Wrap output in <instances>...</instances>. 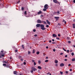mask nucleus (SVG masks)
Instances as JSON below:
<instances>
[{"mask_svg":"<svg viewBox=\"0 0 75 75\" xmlns=\"http://www.w3.org/2000/svg\"><path fill=\"white\" fill-rule=\"evenodd\" d=\"M63 50H64V51H67V50H66L65 49H64V48H63Z\"/></svg>","mask_w":75,"mask_h":75,"instance_id":"26","label":"nucleus"},{"mask_svg":"<svg viewBox=\"0 0 75 75\" xmlns=\"http://www.w3.org/2000/svg\"><path fill=\"white\" fill-rule=\"evenodd\" d=\"M46 27L47 28L49 27V25H46Z\"/></svg>","mask_w":75,"mask_h":75,"instance_id":"37","label":"nucleus"},{"mask_svg":"<svg viewBox=\"0 0 75 75\" xmlns=\"http://www.w3.org/2000/svg\"><path fill=\"white\" fill-rule=\"evenodd\" d=\"M15 52H17V50H15Z\"/></svg>","mask_w":75,"mask_h":75,"instance_id":"58","label":"nucleus"},{"mask_svg":"<svg viewBox=\"0 0 75 75\" xmlns=\"http://www.w3.org/2000/svg\"><path fill=\"white\" fill-rule=\"evenodd\" d=\"M60 67H64V64L63 63H61L60 64Z\"/></svg>","mask_w":75,"mask_h":75,"instance_id":"7","label":"nucleus"},{"mask_svg":"<svg viewBox=\"0 0 75 75\" xmlns=\"http://www.w3.org/2000/svg\"><path fill=\"white\" fill-rule=\"evenodd\" d=\"M20 1H18V2L17 3V4H18V3H20Z\"/></svg>","mask_w":75,"mask_h":75,"instance_id":"47","label":"nucleus"},{"mask_svg":"<svg viewBox=\"0 0 75 75\" xmlns=\"http://www.w3.org/2000/svg\"><path fill=\"white\" fill-rule=\"evenodd\" d=\"M72 71V69H70V71Z\"/></svg>","mask_w":75,"mask_h":75,"instance_id":"55","label":"nucleus"},{"mask_svg":"<svg viewBox=\"0 0 75 75\" xmlns=\"http://www.w3.org/2000/svg\"><path fill=\"white\" fill-rule=\"evenodd\" d=\"M56 39H57V40H59V38H56Z\"/></svg>","mask_w":75,"mask_h":75,"instance_id":"40","label":"nucleus"},{"mask_svg":"<svg viewBox=\"0 0 75 75\" xmlns=\"http://www.w3.org/2000/svg\"><path fill=\"white\" fill-rule=\"evenodd\" d=\"M55 66H56V67H58V64H55Z\"/></svg>","mask_w":75,"mask_h":75,"instance_id":"52","label":"nucleus"},{"mask_svg":"<svg viewBox=\"0 0 75 75\" xmlns=\"http://www.w3.org/2000/svg\"><path fill=\"white\" fill-rule=\"evenodd\" d=\"M21 9H22V10H23L24 9V8L23 7H22Z\"/></svg>","mask_w":75,"mask_h":75,"instance_id":"33","label":"nucleus"},{"mask_svg":"<svg viewBox=\"0 0 75 75\" xmlns=\"http://www.w3.org/2000/svg\"><path fill=\"white\" fill-rule=\"evenodd\" d=\"M40 24H38L36 25V26L37 27L39 28L40 27Z\"/></svg>","mask_w":75,"mask_h":75,"instance_id":"5","label":"nucleus"},{"mask_svg":"<svg viewBox=\"0 0 75 75\" xmlns=\"http://www.w3.org/2000/svg\"><path fill=\"white\" fill-rule=\"evenodd\" d=\"M46 21L47 23V24L49 25H50V24H51V23H50V22H49V21H48V20H46Z\"/></svg>","mask_w":75,"mask_h":75,"instance_id":"6","label":"nucleus"},{"mask_svg":"<svg viewBox=\"0 0 75 75\" xmlns=\"http://www.w3.org/2000/svg\"><path fill=\"white\" fill-rule=\"evenodd\" d=\"M52 36L53 37H57V36L55 34H53Z\"/></svg>","mask_w":75,"mask_h":75,"instance_id":"8","label":"nucleus"},{"mask_svg":"<svg viewBox=\"0 0 75 75\" xmlns=\"http://www.w3.org/2000/svg\"><path fill=\"white\" fill-rule=\"evenodd\" d=\"M66 74H68V71H66Z\"/></svg>","mask_w":75,"mask_h":75,"instance_id":"44","label":"nucleus"},{"mask_svg":"<svg viewBox=\"0 0 75 75\" xmlns=\"http://www.w3.org/2000/svg\"><path fill=\"white\" fill-rule=\"evenodd\" d=\"M46 59H48V57H46Z\"/></svg>","mask_w":75,"mask_h":75,"instance_id":"61","label":"nucleus"},{"mask_svg":"<svg viewBox=\"0 0 75 75\" xmlns=\"http://www.w3.org/2000/svg\"><path fill=\"white\" fill-rule=\"evenodd\" d=\"M21 61H23V59H21Z\"/></svg>","mask_w":75,"mask_h":75,"instance_id":"41","label":"nucleus"},{"mask_svg":"<svg viewBox=\"0 0 75 75\" xmlns=\"http://www.w3.org/2000/svg\"><path fill=\"white\" fill-rule=\"evenodd\" d=\"M41 13H42V11H40L38 12V14H41Z\"/></svg>","mask_w":75,"mask_h":75,"instance_id":"9","label":"nucleus"},{"mask_svg":"<svg viewBox=\"0 0 75 75\" xmlns=\"http://www.w3.org/2000/svg\"><path fill=\"white\" fill-rule=\"evenodd\" d=\"M54 62L56 64H57L58 62V61L57 60H55L54 61Z\"/></svg>","mask_w":75,"mask_h":75,"instance_id":"14","label":"nucleus"},{"mask_svg":"<svg viewBox=\"0 0 75 75\" xmlns=\"http://www.w3.org/2000/svg\"><path fill=\"white\" fill-rule=\"evenodd\" d=\"M34 65H36V63H35V62H34Z\"/></svg>","mask_w":75,"mask_h":75,"instance_id":"31","label":"nucleus"},{"mask_svg":"<svg viewBox=\"0 0 75 75\" xmlns=\"http://www.w3.org/2000/svg\"><path fill=\"white\" fill-rule=\"evenodd\" d=\"M54 18H55L56 19H58V18H59V17H54Z\"/></svg>","mask_w":75,"mask_h":75,"instance_id":"19","label":"nucleus"},{"mask_svg":"<svg viewBox=\"0 0 75 75\" xmlns=\"http://www.w3.org/2000/svg\"><path fill=\"white\" fill-rule=\"evenodd\" d=\"M46 9H46L45 8L43 9V11H46Z\"/></svg>","mask_w":75,"mask_h":75,"instance_id":"29","label":"nucleus"},{"mask_svg":"<svg viewBox=\"0 0 75 75\" xmlns=\"http://www.w3.org/2000/svg\"><path fill=\"white\" fill-rule=\"evenodd\" d=\"M38 68L39 69H42V67L40 66H38Z\"/></svg>","mask_w":75,"mask_h":75,"instance_id":"10","label":"nucleus"},{"mask_svg":"<svg viewBox=\"0 0 75 75\" xmlns=\"http://www.w3.org/2000/svg\"><path fill=\"white\" fill-rule=\"evenodd\" d=\"M70 52H72V50H70Z\"/></svg>","mask_w":75,"mask_h":75,"instance_id":"48","label":"nucleus"},{"mask_svg":"<svg viewBox=\"0 0 75 75\" xmlns=\"http://www.w3.org/2000/svg\"><path fill=\"white\" fill-rule=\"evenodd\" d=\"M71 55H72V56L74 55V53L73 52L71 53Z\"/></svg>","mask_w":75,"mask_h":75,"instance_id":"24","label":"nucleus"},{"mask_svg":"<svg viewBox=\"0 0 75 75\" xmlns=\"http://www.w3.org/2000/svg\"><path fill=\"white\" fill-rule=\"evenodd\" d=\"M58 37H60V34H58Z\"/></svg>","mask_w":75,"mask_h":75,"instance_id":"54","label":"nucleus"},{"mask_svg":"<svg viewBox=\"0 0 75 75\" xmlns=\"http://www.w3.org/2000/svg\"><path fill=\"white\" fill-rule=\"evenodd\" d=\"M58 25H61V24L59 23H58Z\"/></svg>","mask_w":75,"mask_h":75,"instance_id":"50","label":"nucleus"},{"mask_svg":"<svg viewBox=\"0 0 75 75\" xmlns=\"http://www.w3.org/2000/svg\"><path fill=\"white\" fill-rule=\"evenodd\" d=\"M46 48H47V49H48V47L47 46L46 47Z\"/></svg>","mask_w":75,"mask_h":75,"instance_id":"57","label":"nucleus"},{"mask_svg":"<svg viewBox=\"0 0 75 75\" xmlns=\"http://www.w3.org/2000/svg\"><path fill=\"white\" fill-rule=\"evenodd\" d=\"M53 51L54 52H55V49H54L53 50Z\"/></svg>","mask_w":75,"mask_h":75,"instance_id":"43","label":"nucleus"},{"mask_svg":"<svg viewBox=\"0 0 75 75\" xmlns=\"http://www.w3.org/2000/svg\"><path fill=\"white\" fill-rule=\"evenodd\" d=\"M36 54L38 55V54H40V52H37V53H36Z\"/></svg>","mask_w":75,"mask_h":75,"instance_id":"21","label":"nucleus"},{"mask_svg":"<svg viewBox=\"0 0 75 75\" xmlns=\"http://www.w3.org/2000/svg\"><path fill=\"white\" fill-rule=\"evenodd\" d=\"M24 14H25V15L27 14V11H25V13H24Z\"/></svg>","mask_w":75,"mask_h":75,"instance_id":"28","label":"nucleus"},{"mask_svg":"<svg viewBox=\"0 0 75 75\" xmlns=\"http://www.w3.org/2000/svg\"><path fill=\"white\" fill-rule=\"evenodd\" d=\"M52 42V41L51 40H49V42Z\"/></svg>","mask_w":75,"mask_h":75,"instance_id":"56","label":"nucleus"},{"mask_svg":"<svg viewBox=\"0 0 75 75\" xmlns=\"http://www.w3.org/2000/svg\"><path fill=\"white\" fill-rule=\"evenodd\" d=\"M63 22H64L65 24H66V23H67V22H66V21H65V20H63Z\"/></svg>","mask_w":75,"mask_h":75,"instance_id":"23","label":"nucleus"},{"mask_svg":"<svg viewBox=\"0 0 75 75\" xmlns=\"http://www.w3.org/2000/svg\"><path fill=\"white\" fill-rule=\"evenodd\" d=\"M3 52H4L3 50H2L1 51V52H0V58L1 57V56L2 57H4V55L3 54Z\"/></svg>","mask_w":75,"mask_h":75,"instance_id":"2","label":"nucleus"},{"mask_svg":"<svg viewBox=\"0 0 75 75\" xmlns=\"http://www.w3.org/2000/svg\"><path fill=\"white\" fill-rule=\"evenodd\" d=\"M41 17H43V15H42L40 16Z\"/></svg>","mask_w":75,"mask_h":75,"instance_id":"63","label":"nucleus"},{"mask_svg":"<svg viewBox=\"0 0 75 75\" xmlns=\"http://www.w3.org/2000/svg\"><path fill=\"white\" fill-rule=\"evenodd\" d=\"M23 64L24 65H25L26 64V62H23Z\"/></svg>","mask_w":75,"mask_h":75,"instance_id":"34","label":"nucleus"},{"mask_svg":"<svg viewBox=\"0 0 75 75\" xmlns=\"http://www.w3.org/2000/svg\"><path fill=\"white\" fill-rule=\"evenodd\" d=\"M65 61H67V59H64Z\"/></svg>","mask_w":75,"mask_h":75,"instance_id":"45","label":"nucleus"},{"mask_svg":"<svg viewBox=\"0 0 75 75\" xmlns=\"http://www.w3.org/2000/svg\"><path fill=\"white\" fill-rule=\"evenodd\" d=\"M33 32H35L36 31V30L35 29H34L33 30Z\"/></svg>","mask_w":75,"mask_h":75,"instance_id":"30","label":"nucleus"},{"mask_svg":"<svg viewBox=\"0 0 75 75\" xmlns=\"http://www.w3.org/2000/svg\"><path fill=\"white\" fill-rule=\"evenodd\" d=\"M38 63L39 64H40V63H41V61H40V60H38Z\"/></svg>","mask_w":75,"mask_h":75,"instance_id":"17","label":"nucleus"},{"mask_svg":"<svg viewBox=\"0 0 75 75\" xmlns=\"http://www.w3.org/2000/svg\"><path fill=\"white\" fill-rule=\"evenodd\" d=\"M63 53H61L60 54V55H63Z\"/></svg>","mask_w":75,"mask_h":75,"instance_id":"59","label":"nucleus"},{"mask_svg":"<svg viewBox=\"0 0 75 75\" xmlns=\"http://www.w3.org/2000/svg\"><path fill=\"white\" fill-rule=\"evenodd\" d=\"M37 35L35 34L34 35V36L35 37H37Z\"/></svg>","mask_w":75,"mask_h":75,"instance_id":"39","label":"nucleus"},{"mask_svg":"<svg viewBox=\"0 0 75 75\" xmlns=\"http://www.w3.org/2000/svg\"><path fill=\"white\" fill-rule=\"evenodd\" d=\"M48 5L45 4L44 6V8L46 9H47L48 8Z\"/></svg>","mask_w":75,"mask_h":75,"instance_id":"3","label":"nucleus"},{"mask_svg":"<svg viewBox=\"0 0 75 75\" xmlns=\"http://www.w3.org/2000/svg\"><path fill=\"white\" fill-rule=\"evenodd\" d=\"M47 74V75H48L49 74H50V73H48Z\"/></svg>","mask_w":75,"mask_h":75,"instance_id":"64","label":"nucleus"},{"mask_svg":"<svg viewBox=\"0 0 75 75\" xmlns=\"http://www.w3.org/2000/svg\"><path fill=\"white\" fill-rule=\"evenodd\" d=\"M13 74H15V75H17V72L16 71H14Z\"/></svg>","mask_w":75,"mask_h":75,"instance_id":"13","label":"nucleus"},{"mask_svg":"<svg viewBox=\"0 0 75 75\" xmlns=\"http://www.w3.org/2000/svg\"><path fill=\"white\" fill-rule=\"evenodd\" d=\"M67 57H68V55H66L65 56V58H67Z\"/></svg>","mask_w":75,"mask_h":75,"instance_id":"53","label":"nucleus"},{"mask_svg":"<svg viewBox=\"0 0 75 75\" xmlns=\"http://www.w3.org/2000/svg\"><path fill=\"white\" fill-rule=\"evenodd\" d=\"M3 66H6V64H3Z\"/></svg>","mask_w":75,"mask_h":75,"instance_id":"35","label":"nucleus"},{"mask_svg":"<svg viewBox=\"0 0 75 75\" xmlns=\"http://www.w3.org/2000/svg\"><path fill=\"white\" fill-rule=\"evenodd\" d=\"M40 27H41V29L42 30H45L46 28H44V25L43 24H41L40 25Z\"/></svg>","mask_w":75,"mask_h":75,"instance_id":"1","label":"nucleus"},{"mask_svg":"<svg viewBox=\"0 0 75 75\" xmlns=\"http://www.w3.org/2000/svg\"><path fill=\"white\" fill-rule=\"evenodd\" d=\"M45 62H48V60H45Z\"/></svg>","mask_w":75,"mask_h":75,"instance_id":"18","label":"nucleus"},{"mask_svg":"<svg viewBox=\"0 0 75 75\" xmlns=\"http://www.w3.org/2000/svg\"><path fill=\"white\" fill-rule=\"evenodd\" d=\"M71 64H69L68 65V66L69 67H70V66H71Z\"/></svg>","mask_w":75,"mask_h":75,"instance_id":"42","label":"nucleus"},{"mask_svg":"<svg viewBox=\"0 0 75 75\" xmlns=\"http://www.w3.org/2000/svg\"><path fill=\"white\" fill-rule=\"evenodd\" d=\"M33 54H34V53H35V50H33Z\"/></svg>","mask_w":75,"mask_h":75,"instance_id":"20","label":"nucleus"},{"mask_svg":"<svg viewBox=\"0 0 75 75\" xmlns=\"http://www.w3.org/2000/svg\"><path fill=\"white\" fill-rule=\"evenodd\" d=\"M53 2L55 3H57L58 2L57 1V0H53Z\"/></svg>","mask_w":75,"mask_h":75,"instance_id":"12","label":"nucleus"},{"mask_svg":"<svg viewBox=\"0 0 75 75\" xmlns=\"http://www.w3.org/2000/svg\"><path fill=\"white\" fill-rule=\"evenodd\" d=\"M32 62H35V61H34V60H32Z\"/></svg>","mask_w":75,"mask_h":75,"instance_id":"51","label":"nucleus"},{"mask_svg":"<svg viewBox=\"0 0 75 75\" xmlns=\"http://www.w3.org/2000/svg\"><path fill=\"white\" fill-rule=\"evenodd\" d=\"M72 61H75V58L72 59Z\"/></svg>","mask_w":75,"mask_h":75,"instance_id":"16","label":"nucleus"},{"mask_svg":"<svg viewBox=\"0 0 75 75\" xmlns=\"http://www.w3.org/2000/svg\"><path fill=\"white\" fill-rule=\"evenodd\" d=\"M30 72H31V73H33V71L31 70L30 71Z\"/></svg>","mask_w":75,"mask_h":75,"instance_id":"49","label":"nucleus"},{"mask_svg":"<svg viewBox=\"0 0 75 75\" xmlns=\"http://www.w3.org/2000/svg\"><path fill=\"white\" fill-rule=\"evenodd\" d=\"M68 43H69V44H70V43H71V41H69L68 42Z\"/></svg>","mask_w":75,"mask_h":75,"instance_id":"46","label":"nucleus"},{"mask_svg":"<svg viewBox=\"0 0 75 75\" xmlns=\"http://www.w3.org/2000/svg\"><path fill=\"white\" fill-rule=\"evenodd\" d=\"M52 41H55V40H54V39H52Z\"/></svg>","mask_w":75,"mask_h":75,"instance_id":"62","label":"nucleus"},{"mask_svg":"<svg viewBox=\"0 0 75 75\" xmlns=\"http://www.w3.org/2000/svg\"><path fill=\"white\" fill-rule=\"evenodd\" d=\"M73 2H74V3H75V0H73Z\"/></svg>","mask_w":75,"mask_h":75,"instance_id":"60","label":"nucleus"},{"mask_svg":"<svg viewBox=\"0 0 75 75\" xmlns=\"http://www.w3.org/2000/svg\"><path fill=\"white\" fill-rule=\"evenodd\" d=\"M32 70L34 71H35L36 70V69L35 68H34V67H32Z\"/></svg>","mask_w":75,"mask_h":75,"instance_id":"11","label":"nucleus"},{"mask_svg":"<svg viewBox=\"0 0 75 75\" xmlns=\"http://www.w3.org/2000/svg\"><path fill=\"white\" fill-rule=\"evenodd\" d=\"M67 52H69V50H67Z\"/></svg>","mask_w":75,"mask_h":75,"instance_id":"36","label":"nucleus"},{"mask_svg":"<svg viewBox=\"0 0 75 75\" xmlns=\"http://www.w3.org/2000/svg\"><path fill=\"white\" fill-rule=\"evenodd\" d=\"M57 14H59V11H57Z\"/></svg>","mask_w":75,"mask_h":75,"instance_id":"32","label":"nucleus"},{"mask_svg":"<svg viewBox=\"0 0 75 75\" xmlns=\"http://www.w3.org/2000/svg\"><path fill=\"white\" fill-rule=\"evenodd\" d=\"M38 23H42V21L38 19L37 21Z\"/></svg>","mask_w":75,"mask_h":75,"instance_id":"4","label":"nucleus"},{"mask_svg":"<svg viewBox=\"0 0 75 75\" xmlns=\"http://www.w3.org/2000/svg\"><path fill=\"white\" fill-rule=\"evenodd\" d=\"M30 51L28 52V54H30Z\"/></svg>","mask_w":75,"mask_h":75,"instance_id":"38","label":"nucleus"},{"mask_svg":"<svg viewBox=\"0 0 75 75\" xmlns=\"http://www.w3.org/2000/svg\"><path fill=\"white\" fill-rule=\"evenodd\" d=\"M22 47L23 48V49H24V45H22Z\"/></svg>","mask_w":75,"mask_h":75,"instance_id":"22","label":"nucleus"},{"mask_svg":"<svg viewBox=\"0 0 75 75\" xmlns=\"http://www.w3.org/2000/svg\"><path fill=\"white\" fill-rule=\"evenodd\" d=\"M43 23H44V24H46V22L44 21H42Z\"/></svg>","mask_w":75,"mask_h":75,"instance_id":"27","label":"nucleus"},{"mask_svg":"<svg viewBox=\"0 0 75 75\" xmlns=\"http://www.w3.org/2000/svg\"><path fill=\"white\" fill-rule=\"evenodd\" d=\"M73 27L74 28H75V24H73Z\"/></svg>","mask_w":75,"mask_h":75,"instance_id":"15","label":"nucleus"},{"mask_svg":"<svg viewBox=\"0 0 75 75\" xmlns=\"http://www.w3.org/2000/svg\"><path fill=\"white\" fill-rule=\"evenodd\" d=\"M60 73L61 75H62V74H63V72H62L60 71Z\"/></svg>","mask_w":75,"mask_h":75,"instance_id":"25","label":"nucleus"}]
</instances>
